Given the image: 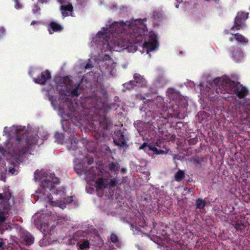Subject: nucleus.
<instances>
[{"mask_svg":"<svg viewBox=\"0 0 250 250\" xmlns=\"http://www.w3.org/2000/svg\"><path fill=\"white\" fill-rule=\"evenodd\" d=\"M69 140L70 141V146L69 150L71 151V154L75 157L82 155V149L78 146L79 140L75 137L74 134H71L69 136Z\"/></svg>","mask_w":250,"mask_h":250,"instance_id":"13","label":"nucleus"},{"mask_svg":"<svg viewBox=\"0 0 250 250\" xmlns=\"http://www.w3.org/2000/svg\"><path fill=\"white\" fill-rule=\"evenodd\" d=\"M133 78L136 86L144 87L146 85V81L143 76L138 73H135L133 75Z\"/></svg>","mask_w":250,"mask_h":250,"instance_id":"18","label":"nucleus"},{"mask_svg":"<svg viewBox=\"0 0 250 250\" xmlns=\"http://www.w3.org/2000/svg\"><path fill=\"white\" fill-rule=\"evenodd\" d=\"M167 150H164L162 149H157L156 154H164L167 153Z\"/></svg>","mask_w":250,"mask_h":250,"instance_id":"37","label":"nucleus"},{"mask_svg":"<svg viewBox=\"0 0 250 250\" xmlns=\"http://www.w3.org/2000/svg\"><path fill=\"white\" fill-rule=\"evenodd\" d=\"M38 1L40 3H43L45 2H47V0H38Z\"/></svg>","mask_w":250,"mask_h":250,"instance_id":"47","label":"nucleus"},{"mask_svg":"<svg viewBox=\"0 0 250 250\" xmlns=\"http://www.w3.org/2000/svg\"><path fill=\"white\" fill-rule=\"evenodd\" d=\"M41 10V8L38 5V4H35L34 6V8L33 9V13H36L38 12H39Z\"/></svg>","mask_w":250,"mask_h":250,"instance_id":"36","label":"nucleus"},{"mask_svg":"<svg viewBox=\"0 0 250 250\" xmlns=\"http://www.w3.org/2000/svg\"><path fill=\"white\" fill-rule=\"evenodd\" d=\"M4 246H5L4 242L2 240H1L0 241V248H1L3 250H4Z\"/></svg>","mask_w":250,"mask_h":250,"instance_id":"42","label":"nucleus"},{"mask_svg":"<svg viewBox=\"0 0 250 250\" xmlns=\"http://www.w3.org/2000/svg\"><path fill=\"white\" fill-rule=\"evenodd\" d=\"M142 218L143 219L144 221H143V222H142V225H140V226L144 227L146 225L145 221L143 217H142Z\"/></svg>","mask_w":250,"mask_h":250,"instance_id":"46","label":"nucleus"},{"mask_svg":"<svg viewBox=\"0 0 250 250\" xmlns=\"http://www.w3.org/2000/svg\"><path fill=\"white\" fill-rule=\"evenodd\" d=\"M34 178L36 181L42 180V178L41 177L40 172H39V170L35 171L34 173Z\"/></svg>","mask_w":250,"mask_h":250,"instance_id":"30","label":"nucleus"},{"mask_svg":"<svg viewBox=\"0 0 250 250\" xmlns=\"http://www.w3.org/2000/svg\"><path fill=\"white\" fill-rule=\"evenodd\" d=\"M39 22L38 21H33L31 22V25H34V24H38Z\"/></svg>","mask_w":250,"mask_h":250,"instance_id":"45","label":"nucleus"},{"mask_svg":"<svg viewBox=\"0 0 250 250\" xmlns=\"http://www.w3.org/2000/svg\"><path fill=\"white\" fill-rule=\"evenodd\" d=\"M113 139V142L116 146L120 147H128V145L127 142L128 140L127 137L125 132L121 129L115 131Z\"/></svg>","mask_w":250,"mask_h":250,"instance_id":"9","label":"nucleus"},{"mask_svg":"<svg viewBox=\"0 0 250 250\" xmlns=\"http://www.w3.org/2000/svg\"><path fill=\"white\" fill-rule=\"evenodd\" d=\"M153 18L156 19L159 18L158 13L157 11H154L153 12Z\"/></svg>","mask_w":250,"mask_h":250,"instance_id":"41","label":"nucleus"},{"mask_svg":"<svg viewBox=\"0 0 250 250\" xmlns=\"http://www.w3.org/2000/svg\"><path fill=\"white\" fill-rule=\"evenodd\" d=\"M158 39L157 35L153 31L148 33L147 38L143 44V48L148 53L154 50L158 46Z\"/></svg>","mask_w":250,"mask_h":250,"instance_id":"8","label":"nucleus"},{"mask_svg":"<svg viewBox=\"0 0 250 250\" xmlns=\"http://www.w3.org/2000/svg\"><path fill=\"white\" fill-rule=\"evenodd\" d=\"M5 32V28L3 27H0V38L4 36Z\"/></svg>","mask_w":250,"mask_h":250,"instance_id":"39","label":"nucleus"},{"mask_svg":"<svg viewBox=\"0 0 250 250\" xmlns=\"http://www.w3.org/2000/svg\"><path fill=\"white\" fill-rule=\"evenodd\" d=\"M157 149L158 148H157L154 145L149 144V146H148L147 151H152L154 152V153L156 154Z\"/></svg>","mask_w":250,"mask_h":250,"instance_id":"31","label":"nucleus"},{"mask_svg":"<svg viewBox=\"0 0 250 250\" xmlns=\"http://www.w3.org/2000/svg\"><path fill=\"white\" fill-rule=\"evenodd\" d=\"M89 248V243L88 240H84L79 245V249L81 250H84Z\"/></svg>","mask_w":250,"mask_h":250,"instance_id":"27","label":"nucleus"},{"mask_svg":"<svg viewBox=\"0 0 250 250\" xmlns=\"http://www.w3.org/2000/svg\"><path fill=\"white\" fill-rule=\"evenodd\" d=\"M95 184L97 190H103L107 188V185L105 184L104 179L103 177L96 179Z\"/></svg>","mask_w":250,"mask_h":250,"instance_id":"20","label":"nucleus"},{"mask_svg":"<svg viewBox=\"0 0 250 250\" xmlns=\"http://www.w3.org/2000/svg\"><path fill=\"white\" fill-rule=\"evenodd\" d=\"M51 77L50 72L48 70H46L42 72L37 78H34V81L36 83L43 85L48 80L51 79Z\"/></svg>","mask_w":250,"mask_h":250,"instance_id":"14","label":"nucleus"},{"mask_svg":"<svg viewBox=\"0 0 250 250\" xmlns=\"http://www.w3.org/2000/svg\"><path fill=\"white\" fill-rule=\"evenodd\" d=\"M148 146H149V144L145 142L140 146V149H144L145 151H147L148 150Z\"/></svg>","mask_w":250,"mask_h":250,"instance_id":"32","label":"nucleus"},{"mask_svg":"<svg viewBox=\"0 0 250 250\" xmlns=\"http://www.w3.org/2000/svg\"><path fill=\"white\" fill-rule=\"evenodd\" d=\"M55 137H56L57 138H58L59 137H60V138H62V139H63V135H62V134H59V133H56V134H55Z\"/></svg>","mask_w":250,"mask_h":250,"instance_id":"44","label":"nucleus"},{"mask_svg":"<svg viewBox=\"0 0 250 250\" xmlns=\"http://www.w3.org/2000/svg\"><path fill=\"white\" fill-rule=\"evenodd\" d=\"M93 162V159H92L91 160H89L88 162V165H91V164H92Z\"/></svg>","mask_w":250,"mask_h":250,"instance_id":"49","label":"nucleus"},{"mask_svg":"<svg viewBox=\"0 0 250 250\" xmlns=\"http://www.w3.org/2000/svg\"><path fill=\"white\" fill-rule=\"evenodd\" d=\"M167 82V80L163 75L159 76L156 80V83L158 86L162 87L165 85Z\"/></svg>","mask_w":250,"mask_h":250,"instance_id":"23","label":"nucleus"},{"mask_svg":"<svg viewBox=\"0 0 250 250\" xmlns=\"http://www.w3.org/2000/svg\"><path fill=\"white\" fill-rule=\"evenodd\" d=\"M156 146H159V144H158V143H157V142L156 143Z\"/></svg>","mask_w":250,"mask_h":250,"instance_id":"53","label":"nucleus"},{"mask_svg":"<svg viewBox=\"0 0 250 250\" xmlns=\"http://www.w3.org/2000/svg\"><path fill=\"white\" fill-rule=\"evenodd\" d=\"M3 211H0V222L3 223L5 221V217L4 216V212H5V210H2ZM8 210H6V211H8Z\"/></svg>","mask_w":250,"mask_h":250,"instance_id":"34","label":"nucleus"},{"mask_svg":"<svg viewBox=\"0 0 250 250\" xmlns=\"http://www.w3.org/2000/svg\"><path fill=\"white\" fill-rule=\"evenodd\" d=\"M234 228L238 231H242L245 229V226L241 222H236L234 225Z\"/></svg>","mask_w":250,"mask_h":250,"instance_id":"28","label":"nucleus"},{"mask_svg":"<svg viewBox=\"0 0 250 250\" xmlns=\"http://www.w3.org/2000/svg\"><path fill=\"white\" fill-rule=\"evenodd\" d=\"M53 194L55 196V197H53L51 194L46 195V198L52 206L59 207L63 208L67 204L73 201L72 197L65 198L64 188L57 189Z\"/></svg>","mask_w":250,"mask_h":250,"instance_id":"6","label":"nucleus"},{"mask_svg":"<svg viewBox=\"0 0 250 250\" xmlns=\"http://www.w3.org/2000/svg\"><path fill=\"white\" fill-rule=\"evenodd\" d=\"M120 169V165L117 162H111L109 163L107 165H106L104 168H101L99 167H92L88 170H87L86 169H83V172L86 174L87 176H89V178L94 180L96 179V177L97 175H101L103 176L104 173H106V170H107L108 173L109 174L110 177L111 176L110 175L109 173V171L113 174H116L118 173Z\"/></svg>","mask_w":250,"mask_h":250,"instance_id":"4","label":"nucleus"},{"mask_svg":"<svg viewBox=\"0 0 250 250\" xmlns=\"http://www.w3.org/2000/svg\"><path fill=\"white\" fill-rule=\"evenodd\" d=\"M233 112H235L237 116H240L242 121H246L250 123V101L242 104L239 101H235L230 104Z\"/></svg>","mask_w":250,"mask_h":250,"instance_id":"7","label":"nucleus"},{"mask_svg":"<svg viewBox=\"0 0 250 250\" xmlns=\"http://www.w3.org/2000/svg\"><path fill=\"white\" fill-rule=\"evenodd\" d=\"M17 130V131H18V130H21V128H18Z\"/></svg>","mask_w":250,"mask_h":250,"instance_id":"54","label":"nucleus"},{"mask_svg":"<svg viewBox=\"0 0 250 250\" xmlns=\"http://www.w3.org/2000/svg\"><path fill=\"white\" fill-rule=\"evenodd\" d=\"M146 19H138L124 22L115 21L104 31H99L98 35L107 42V45L110 51H119L125 47L126 40L125 38L129 36L130 40L135 43L143 41L147 27L145 23Z\"/></svg>","mask_w":250,"mask_h":250,"instance_id":"1","label":"nucleus"},{"mask_svg":"<svg viewBox=\"0 0 250 250\" xmlns=\"http://www.w3.org/2000/svg\"><path fill=\"white\" fill-rule=\"evenodd\" d=\"M80 86V83H75L69 76H67L60 79L57 88L63 91L62 93L66 92L71 97H78L81 94Z\"/></svg>","mask_w":250,"mask_h":250,"instance_id":"5","label":"nucleus"},{"mask_svg":"<svg viewBox=\"0 0 250 250\" xmlns=\"http://www.w3.org/2000/svg\"><path fill=\"white\" fill-rule=\"evenodd\" d=\"M73 10V7L71 3L66 5H62L61 6L62 14L63 17L69 16V13L72 12Z\"/></svg>","mask_w":250,"mask_h":250,"instance_id":"21","label":"nucleus"},{"mask_svg":"<svg viewBox=\"0 0 250 250\" xmlns=\"http://www.w3.org/2000/svg\"><path fill=\"white\" fill-rule=\"evenodd\" d=\"M50 28L48 30L50 34H52L54 32H60L63 29V27L55 21H51L50 24Z\"/></svg>","mask_w":250,"mask_h":250,"instance_id":"19","label":"nucleus"},{"mask_svg":"<svg viewBox=\"0 0 250 250\" xmlns=\"http://www.w3.org/2000/svg\"><path fill=\"white\" fill-rule=\"evenodd\" d=\"M124 88L126 90H131L136 86L133 81H130L128 83L124 84Z\"/></svg>","mask_w":250,"mask_h":250,"instance_id":"25","label":"nucleus"},{"mask_svg":"<svg viewBox=\"0 0 250 250\" xmlns=\"http://www.w3.org/2000/svg\"><path fill=\"white\" fill-rule=\"evenodd\" d=\"M126 171H127L126 169L125 168H122L121 169V172L122 173H125V172H126Z\"/></svg>","mask_w":250,"mask_h":250,"instance_id":"48","label":"nucleus"},{"mask_svg":"<svg viewBox=\"0 0 250 250\" xmlns=\"http://www.w3.org/2000/svg\"><path fill=\"white\" fill-rule=\"evenodd\" d=\"M12 194L9 191H5L0 193V210H10L11 205L10 200Z\"/></svg>","mask_w":250,"mask_h":250,"instance_id":"12","label":"nucleus"},{"mask_svg":"<svg viewBox=\"0 0 250 250\" xmlns=\"http://www.w3.org/2000/svg\"><path fill=\"white\" fill-rule=\"evenodd\" d=\"M14 1H15V7L16 9H19L21 8L22 5L20 3V2L19 0H14Z\"/></svg>","mask_w":250,"mask_h":250,"instance_id":"35","label":"nucleus"},{"mask_svg":"<svg viewBox=\"0 0 250 250\" xmlns=\"http://www.w3.org/2000/svg\"><path fill=\"white\" fill-rule=\"evenodd\" d=\"M21 240L25 245L29 246L34 243V238L28 231H23L21 234Z\"/></svg>","mask_w":250,"mask_h":250,"instance_id":"16","label":"nucleus"},{"mask_svg":"<svg viewBox=\"0 0 250 250\" xmlns=\"http://www.w3.org/2000/svg\"><path fill=\"white\" fill-rule=\"evenodd\" d=\"M185 176V173L184 171L179 169L174 174V179L177 182H181Z\"/></svg>","mask_w":250,"mask_h":250,"instance_id":"22","label":"nucleus"},{"mask_svg":"<svg viewBox=\"0 0 250 250\" xmlns=\"http://www.w3.org/2000/svg\"><path fill=\"white\" fill-rule=\"evenodd\" d=\"M106 97L107 91L103 88L93 93L92 96L87 99V101L90 102L93 105L90 107L86 119L90 120V127L100 135L104 133V131L110 128L112 125V121L105 115H100L98 111L95 114H92L93 108L100 109L102 107Z\"/></svg>","mask_w":250,"mask_h":250,"instance_id":"2","label":"nucleus"},{"mask_svg":"<svg viewBox=\"0 0 250 250\" xmlns=\"http://www.w3.org/2000/svg\"><path fill=\"white\" fill-rule=\"evenodd\" d=\"M196 205L197 208L202 209L205 207L206 205V202L202 199H198L196 201Z\"/></svg>","mask_w":250,"mask_h":250,"instance_id":"26","label":"nucleus"},{"mask_svg":"<svg viewBox=\"0 0 250 250\" xmlns=\"http://www.w3.org/2000/svg\"><path fill=\"white\" fill-rule=\"evenodd\" d=\"M213 83L216 85V92L218 94L232 93L240 99L244 98L249 94L246 87L239 82L231 81L229 78L223 80L220 78H216Z\"/></svg>","mask_w":250,"mask_h":250,"instance_id":"3","label":"nucleus"},{"mask_svg":"<svg viewBox=\"0 0 250 250\" xmlns=\"http://www.w3.org/2000/svg\"><path fill=\"white\" fill-rule=\"evenodd\" d=\"M25 136H26V135L23 133L21 136H19L17 138L16 140L18 142V145H21L22 139H23Z\"/></svg>","mask_w":250,"mask_h":250,"instance_id":"33","label":"nucleus"},{"mask_svg":"<svg viewBox=\"0 0 250 250\" xmlns=\"http://www.w3.org/2000/svg\"><path fill=\"white\" fill-rule=\"evenodd\" d=\"M59 183V179L54 175L49 177L47 176L42 181V190L44 191L45 188H48L51 190Z\"/></svg>","mask_w":250,"mask_h":250,"instance_id":"11","label":"nucleus"},{"mask_svg":"<svg viewBox=\"0 0 250 250\" xmlns=\"http://www.w3.org/2000/svg\"><path fill=\"white\" fill-rule=\"evenodd\" d=\"M26 143H27V145L28 146L29 145H31L32 144H33L32 143H29V141L27 140V142H26Z\"/></svg>","mask_w":250,"mask_h":250,"instance_id":"51","label":"nucleus"},{"mask_svg":"<svg viewBox=\"0 0 250 250\" xmlns=\"http://www.w3.org/2000/svg\"><path fill=\"white\" fill-rule=\"evenodd\" d=\"M229 49L235 61L238 62L243 59V53L240 48L238 46H232Z\"/></svg>","mask_w":250,"mask_h":250,"instance_id":"15","label":"nucleus"},{"mask_svg":"<svg viewBox=\"0 0 250 250\" xmlns=\"http://www.w3.org/2000/svg\"><path fill=\"white\" fill-rule=\"evenodd\" d=\"M59 1L61 3H63V0H59Z\"/></svg>","mask_w":250,"mask_h":250,"instance_id":"52","label":"nucleus"},{"mask_svg":"<svg viewBox=\"0 0 250 250\" xmlns=\"http://www.w3.org/2000/svg\"><path fill=\"white\" fill-rule=\"evenodd\" d=\"M91 67H93V66L91 64H90L89 63H86V64L85 65V67H84L85 69H87L91 68Z\"/></svg>","mask_w":250,"mask_h":250,"instance_id":"43","label":"nucleus"},{"mask_svg":"<svg viewBox=\"0 0 250 250\" xmlns=\"http://www.w3.org/2000/svg\"><path fill=\"white\" fill-rule=\"evenodd\" d=\"M249 12L240 11L237 14L234 19V24L232 27V30H240L244 25L246 20L248 18Z\"/></svg>","mask_w":250,"mask_h":250,"instance_id":"10","label":"nucleus"},{"mask_svg":"<svg viewBox=\"0 0 250 250\" xmlns=\"http://www.w3.org/2000/svg\"><path fill=\"white\" fill-rule=\"evenodd\" d=\"M157 108H158V110H156L155 111H158V112H160V110H163V111L164 110V109H163L164 107V104L163 103H161V104H160V105L159 106L158 105H157Z\"/></svg>","mask_w":250,"mask_h":250,"instance_id":"38","label":"nucleus"},{"mask_svg":"<svg viewBox=\"0 0 250 250\" xmlns=\"http://www.w3.org/2000/svg\"><path fill=\"white\" fill-rule=\"evenodd\" d=\"M229 40L231 42H233L235 41H237L238 43L246 44L249 42L248 39L245 38L239 33H236L232 34V36L230 37Z\"/></svg>","mask_w":250,"mask_h":250,"instance_id":"17","label":"nucleus"},{"mask_svg":"<svg viewBox=\"0 0 250 250\" xmlns=\"http://www.w3.org/2000/svg\"><path fill=\"white\" fill-rule=\"evenodd\" d=\"M184 190H185V191H186V190H191V188H188L187 187H185V188H184Z\"/></svg>","mask_w":250,"mask_h":250,"instance_id":"50","label":"nucleus"},{"mask_svg":"<svg viewBox=\"0 0 250 250\" xmlns=\"http://www.w3.org/2000/svg\"><path fill=\"white\" fill-rule=\"evenodd\" d=\"M110 241L114 244L118 242L119 239L117 235L114 233H112L110 236Z\"/></svg>","mask_w":250,"mask_h":250,"instance_id":"29","label":"nucleus"},{"mask_svg":"<svg viewBox=\"0 0 250 250\" xmlns=\"http://www.w3.org/2000/svg\"><path fill=\"white\" fill-rule=\"evenodd\" d=\"M16 170L14 167H9V168H8V172L11 173L12 174H15L16 172Z\"/></svg>","mask_w":250,"mask_h":250,"instance_id":"40","label":"nucleus"},{"mask_svg":"<svg viewBox=\"0 0 250 250\" xmlns=\"http://www.w3.org/2000/svg\"><path fill=\"white\" fill-rule=\"evenodd\" d=\"M119 179L117 177L114 178L110 180L109 183L107 184V187L109 186L110 188H114L118 185H121V183L118 184Z\"/></svg>","mask_w":250,"mask_h":250,"instance_id":"24","label":"nucleus"}]
</instances>
